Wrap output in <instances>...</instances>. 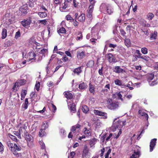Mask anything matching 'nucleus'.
Wrapping results in <instances>:
<instances>
[{
    "mask_svg": "<svg viewBox=\"0 0 158 158\" xmlns=\"http://www.w3.org/2000/svg\"><path fill=\"white\" fill-rule=\"evenodd\" d=\"M107 11L108 13L110 15L113 13V10H111L110 8L109 7H107Z\"/></svg>",
    "mask_w": 158,
    "mask_h": 158,
    "instance_id": "obj_59",
    "label": "nucleus"
},
{
    "mask_svg": "<svg viewBox=\"0 0 158 158\" xmlns=\"http://www.w3.org/2000/svg\"><path fill=\"white\" fill-rule=\"evenodd\" d=\"M141 24L143 26L145 27H149L151 26L150 24L149 23H147L146 21L141 22Z\"/></svg>",
    "mask_w": 158,
    "mask_h": 158,
    "instance_id": "obj_42",
    "label": "nucleus"
},
{
    "mask_svg": "<svg viewBox=\"0 0 158 158\" xmlns=\"http://www.w3.org/2000/svg\"><path fill=\"white\" fill-rule=\"evenodd\" d=\"M66 18L67 20H70L71 22H73L74 21V19H73L71 15H67L66 16Z\"/></svg>",
    "mask_w": 158,
    "mask_h": 158,
    "instance_id": "obj_47",
    "label": "nucleus"
},
{
    "mask_svg": "<svg viewBox=\"0 0 158 158\" xmlns=\"http://www.w3.org/2000/svg\"><path fill=\"white\" fill-rule=\"evenodd\" d=\"M82 110L85 113H87L89 110V108L86 105H83L82 107Z\"/></svg>",
    "mask_w": 158,
    "mask_h": 158,
    "instance_id": "obj_34",
    "label": "nucleus"
},
{
    "mask_svg": "<svg viewBox=\"0 0 158 158\" xmlns=\"http://www.w3.org/2000/svg\"><path fill=\"white\" fill-rule=\"evenodd\" d=\"M77 54V56L78 59H82L85 56L84 52L83 51H78Z\"/></svg>",
    "mask_w": 158,
    "mask_h": 158,
    "instance_id": "obj_20",
    "label": "nucleus"
},
{
    "mask_svg": "<svg viewBox=\"0 0 158 158\" xmlns=\"http://www.w3.org/2000/svg\"><path fill=\"white\" fill-rule=\"evenodd\" d=\"M89 152V150L87 146L86 145H85L83 151L82 156H86L88 155Z\"/></svg>",
    "mask_w": 158,
    "mask_h": 158,
    "instance_id": "obj_24",
    "label": "nucleus"
},
{
    "mask_svg": "<svg viewBox=\"0 0 158 158\" xmlns=\"http://www.w3.org/2000/svg\"><path fill=\"white\" fill-rule=\"evenodd\" d=\"M114 72H115L116 73H123V72H125V71L123 69L121 68L120 66H116L114 68Z\"/></svg>",
    "mask_w": 158,
    "mask_h": 158,
    "instance_id": "obj_16",
    "label": "nucleus"
},
{
    "mask_svg": "<svg viewBox=\"0 0 158 158\" xmlns=\"http://www.w3.org/2000/svg\"><path fill=\"white\" fill-rule=\"evenodd\" d=\"M84 133L85 135L86 136H90L91 135V130L85 127L84 128Z\"/></svg>",
    "mask_w": 158,
    "mask_h": 158,
    "instance_id": "obj_21",
    "label": "nucleus"
},
{
    "mask_svg": "<svg viewBox=\"0 0 158 158\" xmlns=\"http://www.w3.org/2000/svg\"><path fill=\"white\" fill-rule=\"evenodd\" d=\"M69 108L71 112L73 113H75L76 112V108L75 104L72 103L68 105Z\"/></svg>",
    "mask_w": 158,
    "mask_h": 158,
    "instance_id": "obj_13",
    "label": "nucleus"
},
{
    "mask_svg": "<svg viewBox=\"0 0 158 158\" xmlns=\"http://www.w3.org/2000/svg\"><path fill=\"white\" fill-rule=\"evenodd\" d=\"M45 132L43 128H41L39 132V135L40 137H42L45 135Z\"/></svg>",
    "mask_w": 158,
    "mask_h": 158,
    "instance_id": "obj_45",
    "label": "nucleus"
},
{
    "mask_svg": "<svg viewBox=\"0 0 158 158\" xmlns=\"http://www.w3.org/2000/svg\"><path fill=\"white\" fill-rule=\"evenodd\" d=\"M73 22V24L75 27H78L79 25L78 22L76 21V20H74Z\"/></svg>",
    "mask_w": 158,
    "mask_h": 158,
    "instance_id": "obj_63",
    "label": "nucleus"
},
{
    "mask_svg": "<svg viewBox=\"0 0 158 158\" xmlns=\"http://www.w3.org/2000/svg\"><path fill=\"white\" fill-rule=\"evenodd\" d=\"M58 33H65L66 31L64 27H61L57 31Z\"/></svg>",
    "mask_w": 158,
    "mask_h": 158,
    "instance_id": "obj_41",
    "label": "nucleus"
},
{
    "mask_svg": "<svg viewBox=\"0 0 158 158\" xmlns=\"http://www.w3.org/2000/svg\"><path fill=\"white\" fill-rule=\"evenodd\" d=\"M94 112L95 114L100 116H103L104 118H107V116H106V113L103 112L101 111L95 110H94Z\"/></svg>",
    "mask_w": 158,
    "mask_h": 158,
    "instance_id": "obj_10",
    "label": "nucleus"
},
{
    "mask_svg": "<svg viewBox=\"0 0 158 158\" xmlns=\"http://www.w3.org/2000/svg\"><path fill=\"white\" fill-rule=\"evenodd\" d=\"M64 96L68 99H71L73 98V94L70 92L66 91L64 93Z\"/></svg>",
    "mask_w": 158,
    "mask_h": 158,
    "instance_id": "obj_14",
    "label": "nucleus"
},
{
    "mask_svg": "<svg viewBox=\"0 0 158 158\" xmlns=\"http://www.w3.org/2000/svg\"><path fill=\"white\" fill-rule=\"evenodd\" d=\"M140 59H142L144 60L145 61H148L149 60V57L148 56L142 55Z\"/></svg>",
    "mask_w": 158,
    "mask_h": 158,
    "instance_id": "obj_53",
    "label": "nucleus"
},
{
    "mask_svg": "<svg viewBox=\"0 0 158 158\" xmlns=\"http://www.w3.org/2000/svg\"><path fill=\"white\" fill-rule=\"evenodd\" d=\"M85 19V15L84 14H81L79 16L77 19L78 20L81 22H83Z\"/></svg>",
    "mask_w": 158,
    "mask_h": 158,
    "instance_id": "obj_27",
    "label": "nucleus"
},
{
    "mask_svg": "<svg viewBox=\"0 0 158 158\" xmlns=\"http://www.w3.org/2000/svg\"><path fill=\"white\" fill-rule=\"evenodd\" d=\"M26 81L24 79H20L17 81V87L21 86L25 83Z\"/></svg>",
    "mask_w": 158,
    "mask_h": 158,
    "instance_id": "obj_29",
    "label": "nucleus"
},
{
    "mask_svg": "<svg viewBox=\"0 0 158 158\" xmlns=\"http://www.w3.org/2000/svg\"><path fill=\"white\" fill-rule=\"evenodd\" d=\"M7 35V31L5 28H3L2 32V38L5 39Z\"/></svg>",
    "mask_w": 158,
    "mask_h": 158,
    "instance_id": "obj_25",
    "label": "nucleus"
},
{
    "mask_svg": "<svg viewBox=\"0 0 158 158\" xmlns=\"http://www.w3.org/2000/svg\"><path fill=\"white\" fill-rule=\"evenodd\" d=\"M106 56L109 63H116L117 62L115 57L112 53H109L106 55Z\"/></svg>",
    "mask_w": 158,
    "mask_h": 158,
    "instance_id": "obj_7",
    "label": "nucleus"
},
{
    "mask_svg": "<svg viewBox=\"0 0 158 158\" xmlns=\"http://www.w3.org/2000/svg\"><path fill=\"white\" fill-rule=\"evenodd\" d=\"M26 128H27V127L25 126V124L23 125L22 127H20L18 131L20 135H21V134H22L23 136H24V134H25L26 132L27 133V132L26 130Z\"/></svg>",
    "mask_w": 158,
    "mask_h": 158,
    "instance_id": "obj_8",
    "label": "nucleus"
},
{
    "mask_svg": "<svg viewBox=\"0 0 158 158\" xmlns=\"http://www.w3.org/2000/svg\"><path fill=\"white\" fill-rule=\"evenodd\" d=\"M115 95L118 99L121 100L122 101H123V99L122 98V95L120 92L116 93Z\"/></svg>",
    "mask_w": 158,
    "mask_h": 158,
    "instance_id": "obj_52",
    "label": "nucleus"
},
{
    "mask_svg": "<svg viewBox=\"0 0 158 158\" xmlns=\"http://www.w3.org/2000/svg\"><path fill=\"white\" fill-rule=\"evenodd\" d=\"M95 5L90 4L89 7L87 10V16L89 18H91L92 17V13L93 10L94 6Z\"/></svg>",
    "mask_w": 158,
    "mask_h": 158,
    "instance_id": "obj_11",
    "label": "nucleus"
},
{
    "mask_svg": "<svg viewBox=\"0 0 158 158\" xmlns=\"http://www.w3.org/2000/svg\"><path fill=\"white\" fill-rule=\"evenodd\" d=\"M89 92L94 95L95 93V88L94 85L92 84L91 83L89 84Z\"/></svg>",
    "mask_w": 158,
    "mask_h": 158,
    "instance_id": "obj_17",
    "label": "nucleus"
},
{
    "mask_svg": "<svg viewBox=\"0 0 158 158\" xmlns=\"http://www.w3.org/2000/svg\"><path fill=\"white\" fill-rule=\"evenodd\" d=\"M25 139L26 140L28 145H31L33 141V138L31 135H30L28 134V133L27 132H26L25 134H24V135Z\"/></svg>",
    "mask_w": 158,
    "mask_h": 158,
    "instance_id": "obj_5",
    "label": "nucleus"
},
{
    "mask_svg": "<svg viewBox=\"0 0 158 158\" xmlns=\"http://www.w3.org/2000/svg\"><path fill=\"white\" fill-rule=\"evenodd\" d=\"M7 146L10 148V150L11 152H14V151L13 149V148L14 147V144L11 143L10 141H8L7 142Z\"/></svg>",
    "mask_w": 158,
    "mask_h": 158,
    "instance_id": "obj_31",
    "label": "nucleus"
},
{
    "mask_svg": "<svg viewBox=\"0 0 158 158\" xmlns=\"http://www.w3.org/2000/svg\"><path fill=\"white\" fill-rule=\"evenodd\" d=\"M154 75L153 73L148 74L147 77V80L149 81V84L151 86H153L157 84L156 80L152 82L151 81L154 78Z\"/></svg>",
    "mask_w": 158,
    "mask_h": 158,
    "instance_id": "obj_4",
    "label": "nucleus"
},
{
    "mask_svg": "<svg viewBox=\"0 0 158 158\" xmlns=\"http://www.w3.org/2000/svg\"><path fill=\"white\" fill-rule=\"evenodd\" d=\"M31 21L30 19H24L21 22V24L24 27L27 28L30 24Z\"/></svg>",
    "mask_w": 158,
    "mask_h": 158,
    "instance_id": "obj_12",
    "label": "nucleus"
},
{
    "mask_svg": "<svg viewBox=\"0 0 158 158\" xmlns=\"http://www.w3.org/2000/svg\"><path fill=\"white\" fill-rule=\"evenodd\" d=\"M88 87V85L86 83L81 82L79 85L78 87L80 89L84 90L86 89Z\"/></svg>",
    "mask_w": 158,
    "mask_h": 158,
    "instance_id": "obj_19",
    "label": "nucleus"
},
{
    "mask_svg": "<svg viewBox=\"0 0 158 158\" xmlns=\"http://www.w3.org/2000/svg\"><path fill=\"white\" fill-rule=\"evenodd\" d=\"M47 21L46 19L39 20L38 21V23H41L42 24H43L45 25L47 24Z\"/></svg>",
    "mask_w": 158,
    "mask_h": 158,
    "instance_id": "obj_48",
    "label": "nucleus"
},
{
    "mask_svg": "<svg viewBox=\"0 0 158 158\" xmlns=\"http://www.w3.org/2000/svg\"><path fill=\"white\" fill-rule=\"evenodd\" d=\"M124 43L125 45L128 47H130L131 44L130 40L128 38H126L125 39Z\"/></svg>",
    "mask_w": 158,
    "mask_h": 158,
    "instance_id": "obj_35",
    "label": "nucleus"
},
{
    "mask_svg": "<svg viewBox=\"0 0 158 158\" xmlns=\"http://www.w3.org/2000/svg\"><path fill=\"white\" fill-rule=\"evenodd\" d=\"M138 114L141 116L145 117L147 120H148V114L145 112H143L142 110H139L138 111Z\"/></svg>",
    "mask_w": 158,
    "mask_h": 158,
    "instance_id": "obj_22",
    "label": "nucleus"
},
{
    "mask_svg": "<svg viewBox=\"0 0 158 158\" xmlns=\"http://www.w3.org/2000/svg\"><path fill=\"white\" fill-rule=\"evenodd\" d=\"M40 87V83L39 82H36V84L35 85V88L36 90L37 91H38Z\"/></svg>",
    "mask_w": 158,
    "mask_h": 158,
    "instance_id": "obj_55",
    "label": "nucleus"
},
{
    "mask_svg": "<svg viewBox=\"0 0 158 158\" xmlns=\"http://www.w3.org/2000/svg\"><path fill=\"white\" fill-rule=\"evenodd\" d=\"M69 2L65 1V2L64 3V5L62 6H61L60 7V10H63L66 9L68 6L69 4Z\"/></svg>",
    "mask_w": 158,
    "mask_h": 158,
    "instance_id": "obj_33",
    "label": "nucleus"
},
{
    "mask_svg": "<svg viewBox=\"0 0 158 158\" xmlns=\"http://www.w3.org/2000/svg\"><path fill=\"white\" fill-rule=\"evenodd\" d=\"M38 14L41 18H44L47 16V13L45 12H39Z\"/></svg>",
    "mask_w": 158,
    "mask_h": 158,
    "instance_id": "obj_28",
    "label": "nucleus"
},
{
    "mask_svg": "<svg viewBox=\"0 0 158 158\" xmlns=\"http://www.w3.org/2000/svg\"><path fill=\"white\" fill-rule=\"evenodd\" d=\"M140 154V152L138 151L137 152L135 151L134 152V153L131 156L130 158H136L138 157H139Z\"/></svg>",
    "mask_w": 158,
    "mask_h": 158,
    "instance_id": "obj_30",
    "label": "nucleus"
},
{
    "mask_svg": "<svg viewBox=\"0 0 158 158\" xmlns=\"http://www.w3.org/2000/svg\"><path fill=\"white\" fill-rule=\"evenodd\" d=\"M156 140L157 139L156 138H154L151 140L150 144V152H152L153 151L155 146L156 145Z\"/></svg>",
    "mask_w": 158,
    "mask_h": 158,
    "instance_id": "obj_9",
    "label": "nucleus"
},
{
    "mask_svg": "<svg viewBox=\"0 0 158 158\" xmlns=\"http://www.w3.org/2000/svg\"><path fill=\"white\" fill-rule=\"evenodd\" d=\"M115 84L117 85L121 86L122 85V81L118 79H116L114 81Z\"/></svg>",
    "mask_w": 158,
    "mask_h": 158,
    "instance_id": "obj_38",
    "label": "nucleus"
},
{
    "mask_svg": "<svg viewBox=\"0 0 158 158\" xmlns=\"http://www.w3.org/2000/svg\"><path fill=\"white\" fill-rule=\"evenodd\" d=\"M125 121L118 120L114 124L115 129L117 128L121 129L125 125Z\"/></svg>",
    "mask_w": 158,
    "mask_h": 158,
    "instance_id": "obj_6",
    "label": "nucleus"
},
{
    "mask_svg": "<svg viewBox=\"0 0 158 158\" xmlns=\"http://www.w3.org/2000/svg\"><path fill=\"white\" fill-rule=\"evenodd\" d=\"M49 126L48 123L47 122H44L43 123L42 126V128L44 130L48 128Z\"/></svg>",
    "mask_w": 158,
    "mask_h": 158,
    "instance_id": "obj_40",
    "label": "nucleus"
},
{
    "mask_svg": "<svg viewBox=\"0 0 158 158\" xmlns=\"http://www.w3.org/2000/svg\"><path fill=\"white\" fill-rule=\"evenodd\" d=\"M94 64V62L93 60H89L86 64L87 67L92 68Z\"/></svg>",
    "mask_w": 158,
    "mask_h": 158,
    "instance_id": "obj_26",
    "label": "nucleus"
},
{
    "mask_svg": "<svg viewBox=\"0 0 158 158\" xmlns=\"http://www.w3.org/2000/svg\"><path fill=\"white\" fill-rule=\"evenodd\" d=\"M154 69L158 70V62L155 63L154 66Z\"/></svg>",
    "mask_w": 158,
    "mask_h": 158,
    "instance_id": "obj_64",
    "label": "nucleus"
},
{
    "mask_svg": "<svg viewBox=\"0 0 158 158\" xmlns=\"http://www.w3.org/2000/svg\"><path fill=\"white\" fill-rule=\"evenodd\" d=\"M9 137L14 141L17 142V138L15 136L10 133L8 134Z\"/></svg>",
    "mask_w": 158,
    "mask_h": 158,
    "instance_id": "obj_46",
    "label": "nucleus"
},
{
    "mask_svg": "<svg viewBox=\"0 0 158 158\" xmlns=\"http://www.w3.org/2000/svg\"><path fill=\"white\" fill-rule=\"evenodd\" d=\"M141 52L144 54H147L148 52V49L145 47L141 49Z\"/></svg>",
    "mask_w": 158,
    "mask_h": 158,
    "instance_id": "obj_51",
    "label": "nucleus"
},
{
    "mask_svg": "<svg viewBox=\"0 0 158 158\" xmlns=\"http://www.w3.org/2000/svg\"><path fill=\"white\" fill-rule=\"evenodd\" d=\"M78 35H79V36H77L76 38V40H80L81 39H82L83 37V35L82 33V32H81V31H80L79 32V33L78 34Z\"/></svg>",
    "mask_w": 158,
    "mask_h": 158,
    "instance_id": "obj_49",
    "label": "nucleus"
},
{
    "mask_svg": "<svg viewBox=\"0 0 158 158\" xmlns=\"http://www.w3.org/2000/svg\"><path fill=\"white\" fill-rule=\"evenodd\" d=\"M4 151V146L2 143L0 142V152H2Z\"/></svg>",
    "mask_w": 158,
    "mask_h": 158,
    "instance_id": "obj_60",
    "label": "nucleus"
},
{
    "mask_svg": "<svg viewBox=\"0 0 158 158\" xmlns=\"http://www.w3.org/2000/svg\"><path fill=\"white\" fill-rule=\"evenodd\" d=\"M81 127V125L78 123H77L75 125L72 126L71 129V131L69 133L68 135V138H69L72 139L73 136L72 133H74L77 129L78 131H80V128Z\"/></svg>",
    "mask_w": 158,
    "mask_h": 158,
    "instance_id": "obj_2",
    "label": "nucleus"
},
{
    "mask_svg": "<svg viewBox=\"0 0 158 158\" xmlns=\"http://www.w3.org/2000/svg\"><path fill=\"white\" fill-rule=\"evenodd\" d=\"M29 60H34V61H35L36 60V58L35 57L36 56V55L34 52L31 51L29 52Z\"/></svg>",
    "mask_w": 158,
    "mask_h": 158,
    "instance_id": "obj_15",
    "label": "nucleus"
},
{
    "mask_svg": "<svg viewBox=\"0 0 158 158\" xmlns=\"http://www.w3.org/2000/svg\"><path fill=\"white\" fill-rule=\"evenodd\" d=\"M13 134L14 135H15L16 136H17L20 139H21V135H20L18 131H14Z\"/></svg>",
    "mask_w": 158,
    "mask_h": 158,
    "instance_id": "obj_54",
    "label": "nucleus"
},
{
    "mask_svg": "<svg viewBox=\"0 0 158 158\" xmlns=\"http://www.w3.org/2000/svg\"><path fill=\"white\" fill-rule=\"evenodd\" d=\"M97 141V139L95 138H94L91 139L89 142V144L90 145H91V146H93V145H94L95 143V142Z\"/></svg>",
    "mask_w": 158,
    "mask_h": 158,
    "instance_id": "obj_44",
    "label": "nucleus"
},
{
    "mask_svg": "<svg viewBox=\"0 0 158 158\" xmlns=\"http://www.w3.org/2000/svg\"><path fill=\"white\" fill-rule=\"evenodd\" d=\"M27 93V91L26 90H23L21 94V99L23 100L24 99Z\"/></svg>",
    "mask_w": 158,
    "mask_h": 158,
    "instance_id": "obj_32",
    "label": "nucleus"
},
{
    "mask_svg": "<svg viewBox=\"0 0 158 158\" xmlns=\"http://www.w3.org/2000/svg\"><path fill=\"white\" fill-rule=\"evenodd\" d=\"M157 31H155L153 33L151 34L150 39L151 40H155L157 36Z\"/></svg>",
    "mask_w": 158,
    "mask_h": 158,
    "instance_id": "obj_36",
    "label": "nucleus"
},
{
    "mask_svg": "<svg viewBox=\"0 0 158 158\" xmlns=\"http://www.w3.org/2000/svg\"><path fill=\"white\" fill-rule=\"evenodd\" d=\"M75 154L76 153L74 152L73 151L70 152V157H71V158H73L74 157Z\"/></svg>",
    "mask_w": 158,
    "mask_h": 158,
    "instance_id": "obj_61",
    "label": "nucleus"
},
{
    "mask_svg": "<svg viewBox=\"0 0 158 158\" xmlns=\"http://www.w3.org/2000/svg\"><path fill=\"white\" fill-rule=\"evenodd\" d=\"M119 106L118 102L117 101H114L112 99H109L107 101V107L111 110H115Z\"/></svg>",
    "mask_w": 158,
    "mask_h": 158,
    "instance_id": "obj_1",
    "label": "nucleus"
},
{
    "mask_svg": "<svg viewBox=\"0 0 158 158\" xmlns=\"http://www.w3.org/2000/svg\"><path fill=\"white\" fill-rule=\"evenodd\" d=\"M22 148L19 145H17L16 143L14 144V147L13 148L14 152H12L13 154L15 156L17 157H21L22 154L21 153H18L17 151H20L21 150Z\"/></svg>",
    "mask_w": 158,
    "mask_h": 158,
    "instance_id": "obj_3",
    "label": "nucleus"
},
{
    "mask_svg": "<svg viewBox=\"0 0 158 158\" xmlns=\"http://www.w3.org/2000/svg\"><path fill=\"white\" fill-rule=\"evenodd\" d=\"M27 10L28 8L27 6L24 7H22L20 8V11L23 14L27 13Z\"/></svg>",
    "mask_w": 158,
    "mask_h": 158,
    "instance_id": "obj_39",
    "label": "nucleus"
},
{
    "mask_svg": "<svg viewBox=\"0 0 158 158\" xmlns=\"http://www.w3.org/2000/svg\"><path fill=\"white\" fill-rule=\"evenodd\" d=\"M120 32L121 33V35L123 36V37H126V32H125V31H124V30L123 29H121L120 30Z\"/></svg>",
    "mask_w": 158,
    "mask_h": 158,
    "instance_id": "obj_56",
    "label": "nucleus"
},
{
    "mask_svg": "<svg viewBox=\"0 0 158 158\" xmlns=\"http://www.w3.org/2000/svg\"><path fill=\"white\" fill-rule=\"evenodd\" d=\"M21 36V33L20 30H19L18 31L16 32L15 38L16 39H18Z\"/></svg>",
    "mask_w": 158,
    "mask_h": 158,
    "instance_id": "obj_50",
    "label": "nucleus"
},
{
    "mask_svg": "<svg viewBox=\"0 0 158 158\" xmlns=\"http://www.w3.org/2000/svg\"><path fill=\"white\" fill-rule=\"evenodd\" d=\"M28 102L27 98H26L25 99L24 103L23 104V107L25 109H26L28 107Z\"/></svg>",
    "mask_w": 158,
    "mask_h": 158,
    "instance_id": "obj_43",
    "label": "nucleus"
},
{
    "mask_svg": "<svg viewBox=\"0 0 158 158\" xmlns=\"http://www.w3.org/2000/svg\"><path fill=\"white\" fill-rule=\"evenodd\" d=\"M61 59L64 62H66L68 60V58L64 55Z\"/></svg>",
    "mask_w": 158,
    "mask_h": 158,
    "instance_id": "obj_58",
    "label": "nucleus"
},
{
    "mask_svg": "<svg viewBox=\"0 0 158 158\" xmlns=\"http://www.w3.org/2000/svg\"><path fill=\"white\" fill-rule=\"evenodd\" d=\"M134 55L135 58L136 59V60H137V59L140 58L141 57L142 54L140 53L139 50H136L135 53Z\"/></svg>",
    "mask_w": 158,
    "mask_h": 158,
    "instance_id": "obj_23",
    "label": "nucleus"
},
{
    "mask_svg": "<svg viewBox=\"0 0 158 158\" xmlns=\"http://www.w3.org/2000/svg\"><path fill=\"white\" fill-rule=\"evenodd\" d=\"M47 51V50L43 48L42 50H41L40 52H39L40 54H42L43 55H44L45 53H46Z\"/></svg>",
    "mask_w": 158,
    "mask_h": 158,
    "instance_id": "obj_57",
    "label": "nucleus"
},
{
    "mask_svg": "<svg viewBox=\"0 0 158 158\" xmlns=\"http://www.w3.org/2000/svg\"><path fill=\"white\" fill-rule=\"evenodd\" d=\"M112 135H113L112 134V133H110V134L108 136L107 135V136H106L107 138H106V140L107 142L109 141V140L110 139V138L112 136Z\"/></svg>",
    "mask_w": 158,
    "mask_h": 158,
    "instance_id": "obj_62",
    "label": "nucleus"
},
{
    "mask_svg": "<svg viewBox=\"0 0 158 158\" xmlns=\"http://www.w3.org/2000/svg\"><path fill=\"white\" fill-rule=\"evenodd\" d=\"M81 67H79L74 69L73 71L74 74L79 75L82 72Z\"/></svg>",
    "mask_w": 158,
    "mask_h": 158,
    "instance_id": "obj_18",
    "label": "nucleus"
},
{
    "mask_svg": "<svg viewBox=\"0 0 158 158\" xmlns=\"http://www.w3.org/2000/svg\"><path fill=\"white\" fill-rule=\"evenodd\" d=\"M154 17V15L151 12L149 13L147 15V18L149 20H152Z\"/></svg>",
    "mask_w": 158,
    "mask_h": 158,
    "instance_id": "obj_37",
    "label": "nucleus"
}]
</instances>
